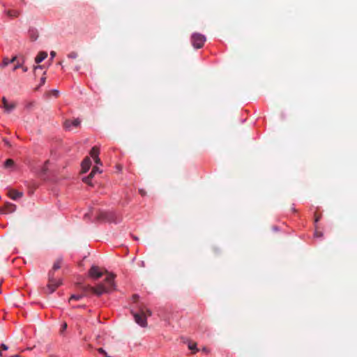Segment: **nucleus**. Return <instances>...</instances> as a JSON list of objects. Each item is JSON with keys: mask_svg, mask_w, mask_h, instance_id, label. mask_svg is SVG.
I'll return each instance as SVG.
<instances>
[{"mask_svg": "<svg viewBox=\"0 0 357 357\" xmlns=\"http://www.w3.org/2000/svg\"><path fill=\"white\" fill-rule=\"evenodd\" d=\"M115 275L109 273L105 278L104 282L98 284L96 287L89 285L82 287L84 296H86L88 293L91 292L97 296H100L103 294H109L115 289L116 285L114 283Z\"/></svg>", "mask_w": 357, "mask_h": 357, "instance_id": "nucleus-1", "label": "nucleus"}, {"mask_svg": "<svg viewBox=\"0 0 357 357\" xmlns=\"http://www.w3.org/2000/svg\"><path fill=\"white\" fill-rule=\"evenodd\" d=\"M135 322L142 327L147 326V317L151 315L150 310L146 308L144 306H139V311L134 312H132Z\"/></svg>", "mask_w": 357, "mask_h": 357, "instance_id": "nucleus-2", "label": "nucleus"}, {"mask_svg": "<svg viewBox=\"0 0 357 357\" xmlns=\"http://www.w3.org/2000/svg\"><path fill=\"white\" fill-rule=\"evenodd\" d=\"M61 284V280L56 279L54 275H53V271H49L48 283L47 287L44 288V292L48 294H52Z\"/></svg>", "mask_w": 357, "mask_h": 357, "instance_id": "nucleus-3", "label": "nucleus"}, {"mask_svg": "<svg viewBox=\"0 0 357 357\" xmlns=\"http://www.w3.org/2000/svg\"><path fill=\"white\" fill-rule=\"evenodd\" d=\"M97 219L100 221L115 222H118L116 215L113 211H101L97 216Z\"/></svg>", "mask_w": 357, "mask_h": 357, "instance_id": "nucleus-4", "label": "nucleus"}, {"mask_svg": "<svg viewBox=\"0 0 357 357\" xmlns=\"http://www.w3.org/2000/svg\"><path fill=\"white\" fill-rule=\"evenodd\" d=\"M205 41V36L200 33H194L191 37L192 44L197 49L202 47Z\"/></svg>", "mask_w": 357, "mask_h": 357, "instance_id": "nucleus-5", "label": "nucleus"}, {"mask_svg": "<svg viewBox=\"0 0 357 357\" xmlns=\"http://www.w3.org/2000/svg\"><path fill=\"white\" fill-rule=\"evenodd\" d=\"M89 275L94 279L97 280L103 275V272L100 271V268L97 266H92L89 271Z\"/></svg>", "mask_w": 357, "mask_h": 357, "instance_id": "nucleus-6", "label": "nucleus"}, {"mask_svg": "<svg viewBox=\"0 0 357 357\" xmlns=\"http://www.w3.org/2000/svg\"><path fill=\"white\" fill-rule=\"evenodd\" d=\"M1 107L4 109L6 112L10 113L15 109L16 103L14 102H8V100L5 97H3Z\"/></svg>", "mask_w": 357, "mask_h": 357, "instance_id": "nucleus-7", "label": "nucleus"}, {"mask_svg": "<svg viewBox=\"0 0 357 357\" xmlns=\"http://www.w3.org/2000/svg\"><path fill=\"white\" fill-rule=\"evenodd\" d=\"M16 210V206L11 203H7L5 206L0 209V211L3 212L5 213H10L14 212Z\"/></svg>", "mask_w": 357, "mask_h": 357, "instance_id": "nucleus-8", "label": "nucleus"}, {"mask_svg": "<svg viewBox=\"0 0 357 357\" xmlns=\"http://www.w3.org/2000/svg\"><path fill=\"white\" fill-rule=\"evenodd\" d=\"M91 162L89 157H86L82 162V169L83 173H86L91 167Z\"/></svg>", "mask_w": 357, "mask_h": 357, "instance_id": "nucleus-9", "label": "nucleus"}, {"mask_svg": "<svg viewBox=\"0 0 357 357\" xmlns=\"http://www.w3.org/2000/svg\"><path fill=\"white\" fill-rule=\"evenodd\" d=\"M5 14L10 18H15L20 16L21 12L16 9H8L5 10Z\"/></svg>", "mask_w": 357, "mask_h": 357, "instance_id": "nucleus-10", "label": "nucleus"}, {"mask_svg": "<svg viewBox=\"0 0 357 357\" xmlns=\"http://www.w3.org/2000/svg\"><path fill=\"white\" fill-rule=\"evenodd\" d=\"M9 197L13 199L16 200L23 196V193L15 190H10L8 192Z\"/></svg>", "mask_w": 357, "mask_h": 357, "instance_id": "nucleus-11", "label": "nucleus"}, {"mask_svg": "<svg viewBox=\"0 0 357 357\" xmlns=\"http://www.w3.org/2000/svg\"><path fill=\"white\" fill-rule=\"evenodd\" d=\"M47 56V53L46 52H40L36 57L35 58V62L36 63H40L43 60H45Z\"/></svg>", "mask_w": 357, "mask_h": 357, "instance_id": "nucleus-12", "label": "nucleus"}, {"mask_svg": "<svg viewBox=\"0 0 357 357\" xmlns=\"http://www.w3.org/2000/svg\"><path fill=\"white\" fill-rule=\"evenodd\" d=\"M62 264V259H57L56 261L54 263L52 269L50 271H53V275H54V272L57 270H59Z\"/></svg>", "mask_w": 357, "mask_h": 357, "instance_id": "nucleus-13", "label": "nucleus"}, {"mask_svg": "<svg viewBox=\"0 0 357 357\" xmlns=\"http://www.w3.org/2000/svg\"><path fill=\"white\" fill-rule=\"evenodd\" d=\"M188 347L190 350L192 351V354H196L199 351V349L197 347V343L194 342H188Z\"/></svg>", "mask_w": 357, "mask_h": 357, "instance_id": "nucleus-14", "label": "nucleus"}, {"mask_svg": "<svg viewBox=\"0 0 357 357\" xmlns=\"http://www.w3.org/2000/svg\"><path fill=\"white\" fill-rule=\"evenodd\" d=\"M16 60H17V57H16V56L13 57L11 59H8V58H4V59H3V61H2V66H3V67H6V66H7L9 63H13V62H15Z\"/></svg>", "mask_w": 357, "mask_h": 357, "instance_id": "nucleus-15", "label": "nucleus"}, {"mask_svg": "<svg viewBox=\"0 0 357 357\" xmlns=\"http://www.w3.org/2000/svg\"><path fill=\"white\" fill-rule=\"evenodd\" d=\"M99 153V149L97 146H93L90 151V155L94 159L98 157Z\"/></svg>", "mask_w": 357, "mask_h": 357, "instance_id": "nucleus-16", "label": "nucleus"}, {"mask_svg": "<svg viewBox=\"0 0 357 357\" xmlns=\"http://www.w3.org/2000/svg\"><path fill=\"white\" fill-rule=\"evenodd\" d=\"M67 56L68 59H76L78 57V53L77 52L73 51V52H70L67 55Z\"/></svg>", "mask_w": 357, "mask_h": 357, "instance_id": "nucleus-17", "label": "nucleus"}, {"mask_svg": "<svg viewBox=\"0 0 357 357\" xmlns=\"http://www.w3.org/2000/svg\"><path fill=\"white\" fill-rule=\"evenodd\" d=\"M14 165V161L12 159H7L4 162V167L8 168Z\"/></svg>", "mask_w": 357, "mask_h": 357, "instance_id": "nucleus-18", "label": "nucleus"}, {"mask_svg": "<svg viewBox=\"0 0 357 357\" xmlns=\"http://www.w3.org/2000/svg\"><path fill=\"white\" fill-rule=\"evenodd\" d=\"M84 296V295L82 294H77V295H75V294H73L70 296V301L71 300H75V301H79L80 300L82 297Z\"/></svg>", "mask_w": 357, "mask_h": 357, "instance_id": "nucleus-19", "label": "nucleus"}, {"mask_svg": "<svg viewBox=\"0 0 357 357\" xmlns=\"http://www.w3.org/2000/svg\"><path fill=\"white\" fill-rule=\"evenodd\" d=\"M71 123L73 125V127L77 128L80 125L81 121L78 119H76L72 120Z\"/></svg>", "mask_w": 357, "mask_h": 357, "instance_id": "nucleus-20", "label": "nucleus"}, {"mask_svg": "<svg viewBox=\"0 0 357 357\" xmlns=\"http://www.w3.org/2000/svg\"><path fill=\"white\" fill-rule=\"evenodd\" d=\"M64 126H65L66 129L71 130L72 127H73V125L71 123V121L70 120L66 121L65 123H64Z\"/></svg>", "mask_w": 357, "mask_h": 357, "instance_id": "nucleus-21", "label": "nucleus"}, {"mask_svg": "<svg viewBox=\"0 0 357 357\" xmlns=\"http://www.w3.org/2000/svg\"><path fill=\"white\" fill-rule=\"evenodd\" d=\"M38 36V34L36 33H33L30 35V38H31V40H33V41L37 40Z\"/></svg>", "mask_w": 357, "mask_h": 357, "instance_id": "nucleus-22", "label": "nucleus"}, {"mask_svg": "<svg viewBox=\"0 0 357 357\" xmlns=\"http://www.w3.org/2000/svg\"><path fill=\"white\" fill-rule=\"evenodd\" d=\"M91 178H90V176H88L84 177V178H83V181H84V183H87V184L91 185Z\"/></svg>", "mask_w": 357, "mask_h": 357, "instance_id": "nucleus-23", "label": "nucleus"}, {"mask_svg": "<svg viewBox=\"0 0 357 357\" xmlns=\"http://www.w3.org/2000/svg\"><path fill=\"white\" fill-rule=\"evenodd\" d=\"M48 163H49V160H47V161L45 162V165H44V166H43V169H42V171H43L44 173H45V172H46V171L47 170V164H48Z\"/></svg>", "mask_w": 357, "mask_h": 357, "instance_id": "nucleus-24", "label": "nucleus"}, {"mask_svg": "<svg viewBox=\"0 0 357 357\" xmlns=\"http://www.w3.org/2000/svg\"><path fill=\"white\" fill-rule=\"evenodd\" d=\"M314 236L316 237H321L323 236V233L321 231H319L316 230L314 232Z\"/></svg>", "mask_w": 357, "mask_h": 357, "instance_id": "nucleus-25", "label": "nucleus"}, {"mask_svg": "<svg viewBox=\"0 0 357 357\" xmlns=\"http://www.w3.org/2000/svg\"><path fill=\"white\" fill-rule=\"evenodd\" d=\"M98 351L99 353H100V354H102L105 355V356H107V355L106 351H105L102 348H99V349H98Z\"/></svg>", "mask_w": 357, "mask_h": 357, "instance_id": "nucleus-26", "label": "nucleus"}, {"mask_svg": "<svg viewBox=\"0 0 357 357\" xmlns=\"http://www.w3.org/2000/svg\"><path fill=\"white\" fill-rule=\"evenodd\" d=\"M92 172L93 173H94L95 174L97 173V172H100L99 168L98 167H93V169H92Z\"/></svg>", "mask_w": 357, "mask_h": 357, "instance_id": "nucleus-27", "label": "nucleus"}, {"mask_svg": "<svg viewBox=\"0 0 357 357\" xmlns=\"http://www.w3.org/2000/svg\"><path fill=\"white\" fill-rule=\"evenodd\" d=\"M93 160L97 165H102V162H101L99 157H97V158H94Z\"/></svg>", "mask_w": 357, "mask_h": 357, "instance_id": "nucleus-28", "label": "nucleus"}, {"mask_svg": "<svg viewBox=\"0 0 357 357\" xmlns=\"http://www.w3.org/2000/svg\"><path fill=\"white\" fill-rule=\"evenodd\" d=\"M67 326H68L67 324L63 323V325L61 326V332L64 331L67 328Z\"/></svg>", "mask_w": 357, "mask_h": 357, "instance_id": "nucleus-29", "label": "nucleus"}, {"mask_svg": "<svg viewBox=\"0 0 357 357\" xmlns=\"http://www.w3.org/2000/svg\"><path fill=\"white\" fill-rule=\"evenodd\" d=\"M55 56H56V52L54 51L50 52L51 61L53 60V59L55 57Z\"/></svg>", "mask_w": 357, "mask_h": 357, "instance_id": "nucleus-30", "label": "nucleus"}, {"mask_svg": "<svg viewBox=\"0 0 357 357\" xmlns=\"http://www.w3.org/2000/svg\"><path fill=\"white\" fill-rule=\"evenodd\" d=\"M22 67V64L17 63L13 68V70H16L17 68H21Z\"/></svg>", "mask_w": 357, "mask_h": 357, "instance_id": "nucleus-31", "label": "nucleus"}, {"mask_svg": "<svg viewBox=\"0 0 357 357\" xmlns=\"http://www.w3.org/2000/svg\"><path fill=\"white\" fill-rule=\"evenodd\" d=\"M139 192L142 196H144L146 195V191L143 189H139Z\"/></svg>", "mask_w": 357, "mask_h": 357, "instance_id": "nucleus-32", "label": "nucleus"}, {"mask_svg": "<svg viewBox=\"0 0 357 357\" xmlns=\"http://www.w3.org/2000/svg\"><path fill=\"white\" fill-rule=\"evenodd\" d=\"M1 349H2L3 350H4V351L8 350V347L5 344H2L1 345Z\"/></svg>", "mask_w": 357, "mask_h": 357, "instance_id": "nucleus-33", "label": "nucleus"}, {"mask_svg": "<svg viewBox=\"0 0 357 357\" xmlns=\"http://www.w3.org/2000/svg\"><path fill=\"white\" fill-rule=\"evenodd\" d=\"M3 142L4 144L8 146H10V142L8 140H7L6 139H3Z\"/></svg>", "mask_w": 357, "mask_h": 357, "instance_id": "nucleus-34", "label": "nucleus"}, {"mask_svg": "<svg viewBox=\"0 0 357 357\" xmlns=\"http://www.w3.org/2000/svg\"><path fill=\"white\" fill-rule=\"evenodd\" d=\"M320 218H321V215H318L315 214V220H314L315 222H317L320 220Z\"/></svg>", "mask_w": 357, "mask_h": 357, "instance_id": "nucleus-35", "label": "nucleus"}, {"mask_svg": "<svg viewBox=\"0 0 357 357\" xmlns=\"http://www.w3.org/2000/svg\"><path fill=\"white\" fill-rule=\"evenodd\" d=\"M45 79H46V78L45 77H41V79H40V84L41 85L45 84Z\"/></svg>", "mask_w": 357, "mask_h": 357, "instance_id": "nucleus-36", "label": "nucleus"}, {"mask_svg": "<svg viewBox=\"0 0 357 357\" xmlns=\"http://www.w3.org/2000/svg\"><path fill=\"white\" fill-rule=\"evenodd\" d=\"M52 93L54 96H58V94H59V91H56V90H53V91H52Z\"/></svg>", "mask_w": 357, "mask_h": 357, "instance_id": "nucleus-37", "label": "nucleus"}, {"mask_svg": "<svg viewBox=\"0 0 357 357\" xmlns=\"http://www.w3.org/2000/svg\"><path fill=\"white\" fill-rule=\"evenodd\" d=\"M132 298H133V300H134L135 301H136L137 300V298H138V296H137V295H136V294H135V295H133Z\"/></svg>", "mask_w": 357, "mask_h": 357, "instance_id": "nucleus-38", "label": "nucleus"}, {"mask_svg": "<svg viewBox=\"0 0 357 357\" xmlns=\"http://www.w3.org/2000/svg\"><path fill=\"white\" fill-rule=\"evenodd\" d=\"M95 175L94 173H93V172L91 171V172L90 173V174L89 175V176H90L91 178H92L93 177V176Z\"/></svg>", "mask_w": 357, "mask_h": 357, "instance_id": "nucleus-39", "label": "nucleus"}, {"mask_svg": "<svg viewBox=\"0 0 357 357\" xmlns=\"http://www.w3.org/2000/svg\"><path fill=\"white\" fill-rule=\"evenodd\" d=\"M38 68L41 69L42 68V66H37L34 67L35 70H36Z\"/></svg>", "mask_w": 357, "mask_h": 357, "instance_id": "nucleus-40", "label": "nucleus"}, {"mask_svg": "<svg viewBox=\"0 0 357 357\" xmlns=\"http://www.w3.org/2000/svg\"><path fill=\"white\" fill-rule=\"evenodd\" d=\"M22 69L24 72H26L28 70L26 67H23Z\"/></svg>", "mask_w": 357, "mask_h": 357, "instance_id": "nucleus-41", "label": "nucleus"}, {"mask_svg": "<svg viewBox=\"0 0 357 357\" xmlns=\"http://www.w3.org/2000/svg\"><path fill=\"white\" fill-rule=\"evenodd\" d=\"M202 351H204V352H207L208 351V349L206 348V347H204L202 349Z\"/></svg>", "mask_w": 357, "mask_h": 357, "instance_id": "nucleus-42", "label": "nucleus"}, {"mask_svg": "<svg viewBox=\"0 0 357 357\" xmlns=\"http://www.w3.org/2000/svg\"><path fill=\"white\" fill-rule=\"evenodd\" d=\"M79 70V66H76L75 68V70L78 71Z\"/></svg>", "mask_w": 357, "mask_h": 357, "instance_id": "nucleus-43", "label": "nucleus"}, {"mask_svg": "<svg viewBox=\"0 0 357 357\" xmlns=\"http://www.w3.org/2000/svg\"><path fill=\"white\" fill-rule=\"evenodd\" d=\"M58 64H59V65H62V61H59V62L58 63Z\"/></svg>", "mask_w": 357, "mask_h": 357, "instance_id": "nucleus-44", "label": "nucleus"}, {"mask_svg": "<svg viewBox=\"0 0 357 357\" xmlns=\"http://www.w3.org/2000/svg\"><path fill=\"white\" fill-rule=\"evenodd\" d=\"M134 238H135V240H138V238H137V237H135H135H134Z\"/></svg>", "mask_w": 357, "mask_h": 357, "instance_id": "nucleus-45", "label": "nucleus"}, {"mask_svg": "<svg viewBox=\"0 0 357 357\" xmlns=\"http://www.w3.org/2000/svg\"><path fill=\"white\" fill-rule=\"evenodd\" d=\"M2 282H3L2 280H0V285L2 284Z\"/></svg>", "mask_w": 357, "mask_h": 357, "instance_id": "nucleus-46", "label": "nucleus"}, {"mask_svg": "<svg viewBox=\"0 0 357 357\" xmlns=\"http://www.w3.org/2000/svg\"><path fill=\"white\" fill-rule=\"evenodd\" d=\"M105 357H106V356H105Z\"/></svg>", "mask_w": 357, "mask_h": 357, "instance_id": "nucleus-47", "label": "nucleus"}]
</instances>
